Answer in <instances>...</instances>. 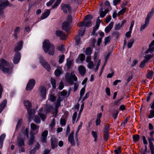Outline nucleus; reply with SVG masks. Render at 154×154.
<instances>
[{"label":"nucleus","instance_id":"nucleus-44","mask_svg":"<svg viewBox=\"0 0 154 154\" xmlns=\"http://www.w3.org/2000/svg\"><path fill=\"white\" fill-rule=\"evenodd\" d=\"M154 117V110L152 109L150 110V115L148 117L149 119H151Z\"/></svg>","mask_w":154,"mask_h":154},{"label":"nucleus","instance_id":"nucleus-56","mask_svg":"<svg viewBox=\"0 0 154 154\" xmlns=\"http://www.w3.org/2000/svg\"><path fill=\"white\" fill-rule=\"evenodd\" d=\"M75 41L77 45H79L80 43V39L79 36H77L75 38Z\"/></svg>","mask_w":154,"mask_h":154},{"label":"nucleus","instance_id":"nucleus-20","mask_svg":"<svg viewBox=\"0 0 154 154\" xmlns=\"http://www.w3.org/2000/svg\"><path fill=\"white\" fill-rule=\"evenodd\" d=\"M114 23L113 22H111L105 28V32L106 33H107L112 29Z\"/></svg>","mask_w":154,"mask_h":154},{"label":"nucleus","instance_id":"nucleus-57","mask_svg":"<svg viewBox=\"0 0 154 154\" xmlns=\"http://www.w3.org/2000/svg\"><path fill=\"white\" fill-rule=\"evenodd\" d=\"M132 31L129 30L128 32H127L125 33V35L126 37L128 38L130 37L131 36V33Z\"/></svg>","mask_w":154,"mask_h":154},{"label":"nucleus","instance_id":"nucleus-12","mask_svg":"<svg viewBox=\"0 0 154 154\" xmlns=\"http://www.w3.org/2000/svg\"><path fill=\"white\" fill-rule=\"evenodd\" d=\"M56 35L60 37L62 39H65L66 37V35L62 31L60 30H57L55 32Z\"/></svg>","mask_w":154,"mask_h":154},{"label":"nucleus","instance_id":"nucleus-25","mask_svg":"<svg viewBox=\"0 0 154 154\" xmlns=\"http://www.w3.org/2000/svg\"><path fill=\"white\" fill-rule=\"evenodd\" d=\"M62 72V69L60 67H59L55 70L54 73L56 76H59L61 74Z\"/></svg>","mask_w":154,"mask_h":154},{"label":"nucleus","instance_id":"nucleus-15","mask_svg":"<svg viewBox=\"0 0 154 154\" xmlns=\"http://www.w3.org/2000/svg\"><path fill=\"white\" fill-rule=\"evenodd\" d=\"M78 70L79 73L82 76H84L85 75L86 69L83 66H80L78 68Z\"/></svg>","mask_w":154,"mask_h":154},{"label":"nucleus","instance_id":"nucleus-36","mask_svg":"<svg viewBox=\"0 0 154 154\" xmlns=\"http://www.w3.org/2000/svg\"><path fill=\"white\" fill-rule=\"evenodd\" d=\"M34 122L37 123H40V120L39 118L37 116H35L33 119Z\"/></svg>","mask_w":154,"mask_h":154},{"label":"nucleus","instance_id":"nucleus-14","mask_svg":"<svg viewBox=\"0 0 154 154\" xmlns=\"http://www.w3.org/2000/svg\"><path fill=\"white\" fill-rule=\"evenodd\" d=\"M57 140L54 137H52L51 140V146L52 149H54L57 146Z\"/></svg>","mask_w":154,"mask_h":154},{"label":"nucleus","instance_id":"nucleus-45","mask_svg":"<svg viewBox=\"0 0 154 154\" xmlns=\"http://www.w3.org/2000/svg\"><path fill=\"white\" fill-rule=\"evenodd\" d=\"M77 112H75L74 113V114H73V115L72 116V122L73 124L75 122V121L76 118L77 117Z\"/></svg>","mask_w":154,"mask_h":154},{"label":"nucleus","instance_id":"nucleus-19","mask_svg":"<svg viewBox=\"0 0 154 154\" xmlns=\"http://www.w3.org/2000/svg\"><path fill=\"white\" fill-rule=\"evenodd\" d=\"M30 127L31 129L33 131H36V134H37L39 128V126H37L35 124L32 123L31 124Z\"/></svg>","mask_w":154,"mask_h":154},{"label":"nucleus","instance_id":"nucleus-5","mask_svg":"<svg viewBox=\"0 0 154 154\" xmlns=\"http://www.w3.org/2000/svg\"><path fill=\"white\" fill-rule=\"evenodd\" d=\"M24 103L25 106L28 110V116L29 119H31L35 113V110L34 109H31V103L28 100L24 101Z\"/></svg>","mask_w":154,"mask_h":154},{"label":"nucleus","instance_id":"nucleus-52","mask_svg":"<svg viewBox=\"0 0 154 154\" xmlns=\"http://www.w3.org/2000/svg\"><path fill=\"white\" fill-rule=\"evenodd\" d=\"M154 140V139L153 137H151L150 138H148V141H149L150 146H152V145H153V144L152 141H153Z\"/></svg>","mask_w":154,"mask_h":154},{"label":"nucleus","instance_id":"nucleus-42","mask_svg":"<svg viewBox=\"0 0 154 154\" xmlns=\"http://www.w3.org/2000/svg\"><path fill=\"white\" fill-rule=\"evenodd\" d=\"M109 125L107 126H105L103 129V134H108L109 129Z\"/></svg>","mask_w":154,"mask_h":154},{"label":"nucleus","instance_id":"nucleus-64","mask_svg":"<svg viewBox=\"0 0 154 154\" xmlns=\"http://www.w3.org/2000/svg\"><path fill=\"white\" fill-rule=\"evenodd\" d=\"M109 135L108 134H104V139L105 141H107L109 137Z\"/></svg>","mask_w":154,"mask_h":154},{"label":"nucleus","instance_id":"nucleus-35","mask_svg":"<svg viewBox=\"0 0 154 154\" xmlns=\"http://www.w3.org/2000/svg\"><path fill=\"white\" fill-rule=\"evenodd\" d=\"M61 0H57L56 3L54 4L52 6V9H54L55 8L57 7L60 4V3Z\"/></svg>","mask_w":154,"mask_h":154},{"label":"nucleus","instance_id":"nucleus-8","mask_svg":"<svg viewBox=\"0 0 154 154\" xmlns=\"http://www.w3.org/2000/svg\"><path fill=\"white\" fill-rule=\"evenodd\" d=\"M92 16L91 15H88L86 16L84 20L85 22V26L89 27L91 26V20L92 19Z\"/></svg>","mask_w":154,"mask_h":154},{"label":"nucleus","instance_id":"nucleus-6","mask_svg":"<svg viewBox=\"0 0 154 154\" xmlns=\"http://www.w3.org/2000/svg\"><path fill=\"white\" fill-rule=\"evenodd\" d=\"M65 79L66 81L71 85L74 84V82L72 79L75 81L77 80V77L74 75L72 74H70L69 73H67L65 75Z\"/></svg>","mask_w":154,"mask_h":154},{"label":"nucleus","instance_id":"nucleus-22","mask_svg":"<svg viewBox=\"0 0 154 154\" xmlns=\"http://www.w3.org/2000/svg\"><path fill=\"white\" fill-rule=\"evenodd\" d=\"M50 11L49 10H48L46 12L44 13L41 17V19L42 20L46 18L49 15Z\"/></svg>","mask_w":154,"mask_h":154},{"label":"nucleus","instance_id":"nucleus-59","mask_svg":"<svg viewBox=\"0 0 154 154\" xmlns=\"http://www.w3.org/2000/svg\"><path fill=\"white\" fill-rule=\"evenodd\" d=\"M64 86L63 83L62 82H61L59 85L58 89L60 90H61L63 88Z\"/></svg>","mask_w":154,"mask_h":154},{"label":"nucleus","instance_id":"nucleus-21","mask_svg":"<svg viewBox=\"0 0 154 154\" xmlns=\"http://www.w3.org/2000/svg\"><path fill=\"white\" fill-rule=\"evenodd\" d=\"M7 104V100H4L1 103L0 105V113H1L4 108L6 106Z\"/></svg>","mask_w":154,"mask_h":154},{"label":"nucleus","instance_id":"nucleus-54","mask_svg":"<svg viewBox=\"0 0 154 154\" xmlns=\"http://www.w3.org/2000/svg\"><path fill=\"white\" fill-rule=\"evenodd\" d=\"M122 26V25H121L120 23H118L115 25L114 27L115 30H119Z\"/></svg>","mask_w":154,"mask_h":154},{"label":"nucleus","instance_id":"nucleus-63","mask_svg":"<svg viewBox=\"0 0 154 154\" xmlns=\"http://www.w3.org/2000/svg\"><path fill=\"white\" fill-rule=\"evenodd\" d=\"M91 56H88L87 57L86 61V62L88 63L89 62H91Z\"/></svg>","mask_w":154,"mask_h":154},{"label":"nucleus","instance_id":"nucleus-18","mask_svg":"<svg viewBox=\"0 0 154 154\" xmlns=\"http://www.w3.org/2000/svg\"><path fill=\"white\" fill-rule=\"evenodd\" d=\"M40 116L42 120L44 121L46 118V115L42 113V109H41L39 110V112L38 113Z\"/></svg>","mask_w":154,"mask_h":154},{"label":"nucleus","instance_id":"nucleus-27","mask_svg":"<svg viewBox=\"0 0 154 154\" xmlns=\"http://www.w3.org/2000/svg\"><path fill=\"white\" fill-rule=\"evenodd\" d=\"M20 29L19 27H17L14 30V36L16 38H17V34L19 32Z\"/></svg>","mask_w":154,"mask_h":154},{"label":"nucleus","instance_id":"nucleus-55","mask_svg":"<svg viewBox=\"0 0 154 154\" xmlns=\"http://www.w3.org/2000/svg\"><path fill=\"white\" fill-rule=\"evenodd\" d=\"M101 63V60H99L98 61L96 65V68L94 70L95 72H96L98 70L99 67Z\"/></svg>","mask_w":154,"mask_h":154},{"label":"nucleus","instance_id":"nucleus-32","mask_svg":"<svg viewBox=\"0 0 154 154\" xmlns=\"http://www.w3.org/2000/svg\"><path fill=\"white\" fill-rule=\"evenodd\" d=\"M91 134L93 137L94 138V141L95 142L97 141V133L94 131H92L91 132Z\"/></svg>","mask_w":154,"mask_h":154},{"label":"nucleus","instance_id":"nucleus-24","mask_svg":"<svg viewBox=\"0 0 154 154\" xmlns=\"http://www.w3.org/2000/svg\"><path fill=\"white\" fill-rule=\"evenodd\" d=\"M35 141V137L33 135H31L30 137L28 140V144L29 145H32Z\"/></svg>","mask_w":154,"mask_h":154},{"label":"nucleus","instance_id":"nucleus-3","mask_svg":"<svg viewBox=\"0 0 154 154\" xmlns=\"http://www.w3.org/2000/svg\"><path fill=\"white\" fill-rule=\"evenodd\" d=\"M23 45V42L20 41L18 42L16 46L14 51L17 52L15 54L13 59V62L14 64H17L19 62L20 58V54L19 52H17L22 48Z\"/></svg>","mask_w":154,"mask_h":154},{"label":"nucleus","instance_id":"nucleus-37","mask_svg":"<svg viewBox=\"0 0 154 154\" xmlns=\"http://www.w3.org/2000/svg\"><path fill=\"white\" fill-rule=\"evenodd\" d=\"M51 85H52L54 89H55L56 88V81L53 78H52L51 79Z\"/></svg>","mask_w":154,"mask_h":154},{"label":"nucleus","instance_id":"nucleus-29","mask_svg":"<svg viewBox=\"0 0 154 154\" xmlns=\"http://www.w3.org/2000/svg\"><path fill=\"white\" fill-rule=\"evenodd\" d=\"M72 60L68 58L67 60L66 65L68 68H70L72 64Z\"/></svg>","mask_w":154,"mask_h":154},{"label":"nucleus","instance_id":"nucleus-34","mask_svg":"<svg viewBox=\"0 0 154 154\" xmlns=\"http://www.w3.org/2000/svg\"><path fill=\"white\" fill-rule=\"evenodd\" d=\"M60 105V102L57 100L55 103V106H56V112L57 113L58 112V108L59 107Z\"/></svg>","mask_w":154,"mask_h":154},{"label":"nucleus","instance_id":"nucleus-46","mask_svg":"<svg viewBox=\"0 0 154 154\" xmlns=\"http://www.w3.org/2000/svg\"><path fill=\"white\" fill-rule=\"evenodd\" d=\"M133 138L134 141L136 142L139 140L140 138V136L138 135H136L133 136Z\"/></svg>","mask_w":154,"mask_h":154},{"label":"nucleus","instance_id":"nucleus-49","mask_svg":"<svg viewBox=\"0 0 154 154\" xmlns=\"http://www.w3.org/2000/svg\"><path fill=\"white\" fill-rule=\"evenodd\" d=\"M52 109V107L50 105H47L46 106V111L47 112H49Z\"/></svg>","mask_w":154,"mask_h":154},{"label":"nucleus","instance_id":"nucleus-4","mask_svg":"<svg viewBox=\"0 0 154 154\" xmlns=\"http://www.w3.org/2000/svg\"><path fill=\"white\" fill-rule=\"evenodd\" d=\"M72 17L69 16L67 18L62 24V29L67 32L71 27V24L72 23Z\"/></svg>","mask_w":154,"mask_h":154},{"label":"nucleus","instance_id":"nucleus-31","mask_svg":"<svg viewBox=\"0 0 154 154\" xmlns=\"http://www.w3.org/2000/svg\"><path fill=\"white\" fill-rule=\"evenodd\" d=\"M134 39L133 38H131L130 39V41L128 42V48H130L132 47L134 42Z\"/></svg>","mask_w":154,"mask_h":154},{"label":"nucleus","instance_id":"nucleus-58","mask_svg":"<svg viewBox=\"0 0 154 154\" xmlns=\"http://www.w3.org/2000/svg\"><path fill=\"white\" fill-rule=\"evenodd\" d=\"M57 49L58 50H59L62 52H63L64 51V48L63 45H60L58 46Z\"/></svg>","mask_w":154,"mask_h":154},{"label":"nucleus","instance_id":"nucleus-30","mask_svg":"<svg viewBox=\"0 0 154 154\" xmlns=\"http://www.w3.org/2000/svg\"><path fill=\"white\" fill-rule=\"evenodd\" d=\"M56 99V97L52 94H50L49 95V97L48 98V100L50 101L54 102L55 101Z\"/></svg>","mask_w":154,"mask_h":154},{"label":"nucleus","instance_id":"nucleus-53","mask_svg":"<svg viewBox=\"0 0 154 154\" xmlns=\"http://www.w3.org/2000/svg\"><path fill=\"white\" fill-rule=\"evenodd\" d=\"M153 14H151L150 12L148 13L146 17V20H147L149 22V19L152 17Z\"/></svg>","mask_w":154,"mask_h":154},{"label":"nucleus","instance_id":"nucleus-40","mask_svg":"<svg viewBox=\"0 0 154 154\" xmlns=\"http://www.w3.org/2000/svg\"><path fill=\"white\" fill-rule=\"evenodd\" d=\"M100 15L101 17H103L106 15V13H105L103 11V9L101 8L100 10Z\"/></svg>","mask_w":154,"mask_h":154},{"label":"nucleus","instance_id":"nucleus-43","mask_svg":"<svg viewBox=\"0 0 154 154\" xmlns=\"http://www.w3.org/2000/svg\"><path fill=\"white\" fill-rule=\"evenodd\" d=\"M152 57V56L150 54H148L146 55L145 56L144 58L147 62H148V60L151 58Z\"/></svg>","mask_w":154,"mask_h":154},{"label":"nucleus","instance_id":"nucleus-23","mask_svg":"<svg viewBox=\"0 0 154 154\" xmlns=\"http://www.w3.org/2000/svg\"><path fill=\"white\" fill-rule=\"evenodd\" d=\"M17 145L18 146H24V141L23 139L21 138L18 139L17 143Z\"/></svg>","mask_w":154,"mask_h":154},{"label":"nucleus","instance_id":"nucleus-2","mask_svg":"<svg viewBox=\"0 0 154 154\" xmlns=\"http://www.w3.org/2000/svg\"><path fill=\"white\" fill-rule=\"evenodd\" d=\"M9 63L5 60L3 59L0 60V69L4 73L9 74L11 72L12 70L9 68Z\"/></svg>","mask_w":154,"mask_h":154},{"label":"nucleus","instance_id":"nucleus-61","mask_svg":"<svg viewBox=\"0 0 154 154\" xmlns=\"http://www.w3.org/2000/svg\"><path fill=\"white\" fill-rule=\"evenodd\" d=\"M48 131L45 130L42 133V136L47 137V136L48 134Z\"/></svg>","mask_w":154,"mask_h":154},{"label":"nucleus","instance_id":"nucleus-33","mask_svg":"<svg viewBox=\"0 0 154 154\" xmlns=\"http://www.w3.org/2000/svg\"><path fill=\"white\" fill-rule=\"evenodd\" d=\"M65 56L64 55H62L59 56V62L60 63H62L64 60Z\"/></svg>","mask_w":154,"mask_h":154},{"label":"nucleus","instance_id":"nucleus-13","mask_svg":"<svg viewBox=\"0 0 154 154\" xmlns=\"http://www.w3.org/2000/svg\"><path fill=\"white\" fill-rule=\"evenodd\" d=\"M73 134L74 131H72L69 134L68 138L69 142L70 143L71 145H75V144Z\"/></svg>","mask_w":154,"mask_h":154},{"label":"nucleus","instance_id":"nucleus-26","mask_svg":"<svg viewBox=\"0 0 154 154\" xmlns=\"http://www.w3.org/2000/svg\"><path fill=\"white\" fill-rule=\"evenodd\" d=\"M149 22L148 20H145V23L144 24L141 25L140 28V30L142 31L149 24Z\"/></svg>","mask_w":154,"mask_h":154},{"label":"nucleus","instance_id":"nucleus-11","mask_svg":"<svg viewBox=\"0 0 154 154\" xmlns=\"http://www.w3.org/2000/svg\"><path fill=\"white\" fill-rule=\"evenodd\" d=\"M61 8L62 10L65 13H67L68 11L69 12H71V8L70 6L68 5L62 4L61 5Z\"/></svg>","mask_w":154,"mask_h":154},{"label":"nucleus","instance_id":"nucleus-28","mask_svg":"<svg viewBox=\"0 0 154 154\" xmlns=\"http://www.w3.org/2000/svg\"><path fill=\"white\" fill-rule=\"evenodd\" d=\"M92 52V50L91 48L90 47L86 49L85 53L87 55H91Z\"/></svg>","mask_w":154,"mask_h":154},{"label":"nucleus","instance_id":"nucleus-50","mask_svg":"<svg viewBox=\"0 0 154 154\" xmlns=\"http://www.w3.org/2000/svg\"><path fill=\"white\" fill-rule=\"evenodd\" d=\"M94 64L93 61H91L88 63V67L90 69H91L94 67Z\"/></svg>","mask_w":154,"mask_h":154},{"label":"nucleus","instance_id":"nucleus-9","mask_svg":"<svg viewBox=\"0 0 154 154\" xmlns=\"http://www.w3.org/2000/svg\"><path fill=\"white\" fill-rule=\"evenodd\" d=\"M35 81L34 79H31L29 80L27 85L26 89L27 91L32 90L35 85Z\"/></svg>","mask_w":154,"mask_h":154},{"label":"nucleus","instance_id":"nucleus-7","mask_svg":"<svg viewBox=\"0 0 154 154\" xmlns=\"http://www.w3.org/2000/svg\"><path fill=\"white\" fill-rule=\"evenodd\" d=\"M8 5L9 2L7 0L0 1V15L3 14L4 9Z\"/></svg>","mask_w":154,"mask_h":154},{"label":"nucleus","instance_id":"nucleus-51","mask_svg":"<svg viewBox=\"0 0 154 154\" xmlns=\"http://www.w3.org/2000/svg\"><path fill=\"white\" fill-rule=\"evenodd\" d=\"M22 121V120L21 119H20L18 121L16 127V130H17L20 127L21 125Z\"/></svg>","mask_w":154,"mask_h":154},{"label":"nucleus","instance_id":"nucleus-10","mask_svg":"<svg viewBox=\"0 0 154 154\" xmlns=\"http://www.w3.org/2000/svg\"><path fill=\"white\" fill-rule=\"evenodd\" d=\"M40 62L42 66L48 71H50L51 68L50 65L45 60L41 58L40 60Z\"/></svg>","mask_w":154,"mask_h":154},{"label":"nucleus","instance_id":"nucleus-62","mask_svg":"<svg viewBox=\"0 0 154 154\" xmlns=\"http://www.w3.org/2000/svg\"><path fill=\"white\" fill-rule=\"evenodd\" d=\"M85 91V88H82L81 90L80 94V97H81L84 94Z\"/></svg>","mask_w":154,"mask_h":154},{"label":"nucleus","instance_id":"nucleus-48","mask_svg":"<svg viewBox=\"0 0 154 154\" xmlns=\"http://www.w3.org/2000/svg\"><path fill=\"white\" fill-rule=\"evenodd\" d=\"M147 62L146 61V60L144 59L143 60H142L141 61V62L140 65V66H139L141 68H143L145 66L146 63Z\"/></svg>","mask_w":154,"mask_h":154},{"label":"nucleus","instance_id":"nucleus-60","mask_svg":"<svg viewBox=\"0 0 154 154\" xmlns=\"http://www.w3.org/2000/svg\"><path fill=\"white\" fill-rule=\"evenodd\" d=\"M121 152V147H119L117 149H115L114 150V152L116 154H119Z\"/></svg>","mask_w":154,"mask_h":154},{"label":"nucleus","instance_id":"nucleus-1","mask_svg":"<svg viewBox=\"0 0 154 154\" xmlns=\"http://www.w3.org/2000/svg\"><path fill=\"white\" fill-rule=\"evenodd\" d=\"M43 48L45 53H48L50 55H53L54 53V47L50 43L49 40H45L43 43Z\"/></svg>","mask_w":154,"mask_h":154},{"label":"nucleus","instance_id":"nucleus-17","mask_svg":"<svg viewBox=\"0 0 154 154\" xmlns=\"http://www.w3.org/2000/svg\"><path fill=\"white\" fill-rule=\"evenodd\" d=\"M154 45V40H153L149 46V48L146 50V53L150 52L152 53L154 50V47L152 46Z\"/></svg>","mask_w":154,"mask_h":154},{"label":"nucleus","instance_id":"nucleus-16","mask_svg":"<svg viewBox=\"0 0 154 154\" xmlns=\"http://www.w3.org/2000/svg\"><path fill=\"white\" fill-rule=\"evenodd\" d=\"M40 94L43 97H45L46 96V89L44 87H41L40 88Z\"/></svg>","mask_w":154,"mask_h":154},{"label":"nucleus","instance_id":"nucleus-39","mask_svg":"<svg viewBox=\"0 0 154 154\" xmlns=\"http://www.w3.org/2000/svg\"><path fill=\"white\" fill-rule=\"evenodd\" d=\"M85 57L84 54H82L79 56L78 58L81 61H83L85 59Z\"/></svg>","mask_w":154,"mask_h":154},{"label":"nucleus","instance_id":"nucleus-41","mask_svg":"<svg viewBox=\"0 0 154 154\" xmlns=\"http://www.w3.org/2000/svg\"><path fill=\"white\" fill-rule=\"evenodd\" d=\"M153 74V72L152 71H151L149 72L147 76V78L149 79H151L152 77Z\"/></svg>","mask_w":154,"mask_h":154},{"label":"nucleus","instance_id":"nucleus-38","mask_svg":"<svg viewBox=\"0 0 154 154\" xmlns=\"http://www.w3.org/2000/svg\"><path fill=\"white\" fill-rule=\"evenodd\" d=\"M29 130L27 128L24 129L22 131L24 135L26 136L27 137H28Z\"/></svg>","mask_w":154,"mask_h":154},{"label":"nucleus","instance_id":"nucleus-47","mask_svg":"<svg viewBox=\"0 0 154 154\" xmlns=\"http://www.w3.org/2000/svg\"><path fill=\"white\" fill-rule=\"evenodd\" d=\"M110 41V37L109 36L107 37L104 39V45H106Z\"/></svg>","mask_w":154,"mask_h":154}]
</instances>
